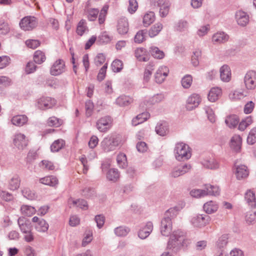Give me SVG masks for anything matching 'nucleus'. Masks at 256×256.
<instances>
[{
    "mask_svg": "<svg viewBox=\"0 0 256 256\" xmlns=\"http://www.w3.org/2000/svg\"><path fill=\"white\" fill-rule=\"evenodd\" d=\"M189 149L188 146L183 142L176 144L174 150L176 159L181 161L190 158L191 156V154Z\"/></svg>",
    "mask_w": 256,
    "mask_h": 256,
    "instance_id": "obj_2",
    "label": "nucleus"
},
{
    "mask_svg": "<svg viewBox=\"0 0 256 256\" xmlns=\"http://www.w3.org/2000/svg\"><path fill=\"white\" fill-rule=\"evenodd\" d=\"M236 18L238 24L241 26H245L248 22L249 16L246 12L238 10L236 14Z\"/></svg>",
    "mask_w": 256,
    "mask_h": 256,
    "instance_id": "obj_20",
    "label": "nucleus"
},
{
    "mask_svg": "<svg viewBox=\"0 0 256 256\" xmlns=\"http://www.w3.org/2000/svg\"><path fill=\"white\" fill-rule=\"evenodd\" d=\"M46 59L45 54L43 52L38 50L34 52V60L36 64H41L45 61Z\"/></svg>",
    "mask_w": 256,
    "mask_h": 256,
    "instance_id": "obj_40",
    "label": "nucleus"
},
{
    "mask_svg": "<svg viewBox=\"0 0 256 256\" xmlns=\"http://www.w3.org/2000/svg\"><path fill=\"white\" fill-rule=\"evenodd\" d=\"M156 132L160 136H166L168 132V124L166 122L158 123L156 126Z\"/></svg>",
    "mask_w": 256,
    "mask_h": 256,
    "instance_id": "obj_31",
    "label": "nucleus"
},
{
    "mask_svg": "<svg viewBox=\"0 0 256 256\" xmlns=\"http://www.w3.org/2000/svg\"><path fill=\"white\" fill-rule=\"evenodd\" d=\"M228 36L223 32H217L214 34L212 40L215 44L224 43L228 41Z\"/></svg>",
    "mask_w": 256,
    "mask_h": 256,
    "instance_id": "obj_27",
    "label": "nucleus"
},
{
    "mask_svg": "<svg viewBox=\"0 0 256 256\" xmlns=\"http://www.w3.org/2000/svg\"><path fill=\"white\" fill-rule=\"evenodd\" d=\"M192 168L189 164H184L178 166L174 168L171 172V176L173 178H178L188 172Z\"/></svg>",
    "mask_w": 256,
    "mask_h": 256,
    "instance_id": "obj_12",
    "label": "nucleus"
},
{
    "mask_svg": "<svg viewBox=\"0 0 256 256\" xmlns=\"http://www.w3.org/2000/svg\"><path fill=\"white\" fill-rule=\"evenodd\" d=\"M180 209L181 208L180 207L177 206L171 208L166 211L164 214V216L169 217L172 220L177 216Z\"/></svg>",
    "mask_w": 256,
    "mask_h": 256,
    "instance_id": "obj_45",
    "label": "nucleus"
},
{
    "mask_svg": "<svg viewBox=\"0 0 256 256\" xmlns=\"http://www.w3.org/2000/svg\"><path fill=\"white\" fill-rule=\"evenodd\" d=\"M150 116L148 112H142L132 119V124L134 126H138L146 120Z\"/></svg>",
    "mask_w": 256,
    "mask_h": 256,
    "instance_id": "obj_29",
    "label": "nucleus"
},
{
    "mask_svg": "<svg viewBox=\"0 0 256 256\" xmlns=\"http://www.w3.org/2000/svg\"><path fill=\"white\" fill-rule=\"evenodd\" d=\"M192 82V76L190 74H187L182 78L181 81L182 85L184 88H188L190 86Z\"/></svg>",
    "mask_w": 256,
    "mask_h": 256,
    "instance_id": "obj_53",
    "label": "nucleus"
},
{
    "mask_svg": "<svg viewBox=\"0 0 256 256\" xmlns=\"http://www.w3.org/2000/svg\"><path fill=\"white\" fill-rule=\"evenodd\" d=\"M245 200L248 204L252 208L256 206V196L254 192L250 190H248L245 194Z\"/></svg>",
    "mask_w": 256,
    "mask_h": 256,
    "instance_id": "obj_30",
    "label": "nucleus"
},
{
    "mask_svg": "<svg viewBox=\"0 0 256 256\" xmlns=\"http://www.w3.org/2000/svg\"><path fill=\"white\" fill-rule=\"evenodd\" d=\"M23 196L28 200H33L35 198V194L29 188H25L22 191Z\"/></svg>",
    "mask_w": 256,
    "mask_h": 256,
    "instance_id": "obj_59",
    "label": "nucleus"
},
{
    "mask_svg": "<svg viewBox=\"0 0 256 256\" xmlns=\"http://www.w3.org/2000/svg\"><path fill=\"white\" fill-rule=\"evenodd\" d=\"M20 184V176L17 174H14L9 180L8 188L12 190H18Z\"/></svg>",
    "mask_w": 256,
    "mask_h": 256,
    "instance_id": "obj_25",
    "label": "nucleus"
},
{
    "mask_svg": "<svg viewBox=\"0 0 256 256\" xmlns=\"http://www.w3.org/2000/svg\"><path fill=\"white\" fill-rule=\"evenodd\" d=\"M248 144L252 145L256 142V127L252 128L247 138Z\"/></svg>",
    "mask_w": 256,
    "mask_h": 256,
    "instance_id": "obj_51",
    "label": "nucleus"
},
{
    "mask_svg": "<svg viewBox=\"0 0 256 256\" xmlns=\"http://www.w3.org/2000/svg\"><path fill=\"white\" fill-rule=\"evenodd\" d=\"M65 71V63L62 60H56L50 70V73L52 76H58Z\"/></svg>",
    "mask_w": 256,
    "mask_h": 256,
    "instance_id": "obj_11",
    "label": "nucleus"
},
{
    "mask_svg": "<svg viewBox=\"0 0 256 256\" xmlns=\"http://www.w3.org/2000/svg\"><path fill=\"white\" fill-rule=\"evenodd\" d=\"M65 146V141L62 139H58L54 142L50 146L52 152H58Z\"/></svg>",
    "mask_w": 256,
    "mask_h": 256,
    "instance_id": "obj_38",
    "label": "nucleus"
},
{
    "mask_svg": "<svg viewBox=\"0 0 256 256\" xmlns=\"http://www.w3.org/2000/svg\"><path fill=\"white\" fill-rule=\"evenodd\" d=\"M20 210L23 215L28 216H32L36 211L34 208L27 205H24L22 206Z\"/></svg>",
    "mask_w": 256,
    "mask_h": 256,
    "instance_id": "obj_44",
    "label": "nucleus"
},
{
    "mask_svg": "<svg viewBox=\"0 0 256 256\" xmlns=\"http://www.w3.org/2000/svg\"><path fill=\"white\" fill-rule=\"evenodd\" d=\"M252 122V117L251 116H247L238 125V130L241 131H244L248 126L251 124Z\"/></svg>",
    "mask_w": 256,
    "mask_h": 256,
    "instance_id": "obj_48",
    "label": "nucleus"
},
{
    "mask_svg": "<svg viewBox=\"0 0 256 256\" xmlns=\"http://www.w3.org/2000/svg\"><path fill=\"white\" fill-rule=\"evenodd\" d=\"M112 70L115 72H120L123 68V64L122 60H114L111 65Z\"/></svg>",
    "mask_w": 256,
    "mask_h": 256,
    "instance_id": "obj_50",
    "label": "nucleus"
},
{
    "mask_svg": "<svg viewBox=\"0 0 256 256\" xmlns=\"http://www.w3.org/2000/svg\"><path fill=\"white\" fill-rule=\"evenodd\" d=\"M202 164L204 167L208 169L214 170L218 168L219 167L218 162L214 158L204 160Z\"/></svg>",
    "mask_w": 256,
    "mask_h": 256,
    "instance_id": "obj_35",
    "label": "nucleus"
},
{
    "mask_svg": "<svg viewBox=\"0 0 256 256\" xmlns=\"http://www.w3.org/2000/svg\"><path fill=\"white\" fill-rule=\"evenodd\" d=\"M56 104L55 99L50 97H42L38 100L37 106L40 110L51 108Z\"/></svg>",
    "mask_w": 256,
    "mask_h": 256,
    "instance_id": "obj_9",
    "label": "nucleus"
},
{
    "mask_svg": "<svg viewBox=\"0 0 256 256\" xmlns=\"http://www.w3.org/2000/svg\"><path fill=\"white\" fill-rule=\"evenodd\" d=\"M200 97L198 94H192L187 100L186 108L188 110H192L198 106L200 102Z\"/></svg>",
    "mask_w": 256,
    "mask_h": 256,
    "instance_id": "obj_19",
    "label": "nucleus"
},
{
    "mask_svg": "<svg viewBox=\"0 0 256 256\" xmlns=\"http://www.w3.org/2000/svg\"><path fill=\"white\" fill-rule=\"evenodd\" d=\"M134 102V99L128 96L122 95L118 97L116 100V104L120 106H128Z\"/></svg>",
    "mask_w": 256,
    "mask_h": 256,
    "instance_id": "obj_22",
    "label": "nucleus"
},
{
    "mask_svg": "<svg viewBox=\"0 0 256 256\" xmlns=\"http://www.w3.org/2000/svg\"><path fill=\"white\" fill-rule=\"evenodd\" d=\"M13 142L14 145L19 150H23L28 145V140L26 136L22 134H18L14 136Z\"/></svg>",
    "mask_w": 256,
    "mask_h": 256,
    "instance_id": "obj_13",
    "label": "nucleus"
},
{
    "mask_svg": "<svg viewBox=\"0 0 256 256\" xmlns=\"http://www.w3.org/2000/svg\"><path fill=\"white\" fill-rule=\"evenodd\" d=\"M172 222L171 218L168 216H164L161 221L160 232L164 236H168L172 230Z\"/></svg>",
    "mask_w": 256,
    "mask_h": 256,
    "instance_id": "obj_10",
    "label": "nucleus"
},
{
    "mask_svg": "<svg viewBox=\"0 0 256 256\" xmlns=\"http://www.w3.org/2000/svg\"><path fill=\"white\" fill-rule=\"evenodd\" d=\"M86 114L87 116H90L94 109V104L90 100H88L85 104Z\"/></svg>",
    "mask_w": 256,
    "mask_h": 256,
    "instance_id": "obj_60",
    "label": "nucleus"
},
{
    "mask_svg": "<svg viewBox=\"0 0 256 256\" xmlns=\"http://www.w3.org/2000/svg\"><path fill=\"white\" fill-rule=\"evenodd\" d=\"M48 124L50 126L58 127L61 125L62 120L55 116H52L48 120Z\"/></svg>",
    "mask_w": 256,
    "mask_h": 256,
    "instance_id": "obj_58",
    "label": "nucleus"
},
{
    "mask_svg": "<svg viewBox=\"0 0 256 256\" xmlns=\"http://www.w3.org/2000/svg\"><path fill=\"white\" fill-rule=\"evenodd\" d=\"M210 218L207 214H198L194 216L191 220L192 224L196 228H202L208 224Z\"/></svg>",
    "mask_w": 256,
    "mask_h": 256,
    "instance_id": "obj_5",
    "label": "nucleus"
},
{
    "mask_svg": "<svg viewBox=\"0 0 256 256\" xmlns=\"http://www.w3.org/2000/svg\"><path fill=\"white\" fill-rule=\"evenodd\" d=\"M242 138L239 135L234 136L230 140V148L236 152H240L242 148Z\"/></svg>",
    "mask_w": 256,
    "mask_h": 256,
    "instance_id": "obj_15",
    "label": "nucleus"
},
{
    "mask_svg": "<svg viewBox=\"0 0 256 256\" xmlns=\"http://www.w3.org/2000/svg\"><path fill=\"white\" fill-rule=\"evenodd\" d=\"M201 56V52L199 50H196L193 52L192 56V63L194 66H197L199 64L198 59Z\"/></svg>",
    "mask_w": 256,
    "mask_h": 256,
    "instance_id": "obj_56",
    "label": "nucleus"
},
{
    "mask_svg": "<svg viewBox=\"0 0 256 256\" xmlns=\"http://www.w3.org/2000/svg\"><path fill=\"white\" fill-rule=\"evenodd\" d=\"M168 70L166 66L160 68L154 75L155 80L157 83H162L168 76Z\"/></svg>",
    "mask_w": 256,
    "mask_h": 256,
    "instance_id": "obj_18",
    "label": "nucleus"
},
{
    "mask_svg": "<svg viewBox=\"0 0 256 256\" xmlns=\"http://www.w3.org/2000/svg\"><path fill=\"white\" fill-rule=\"evenodd\" d=\"M86 30H88L86 25V22L84 20H81L78 23L76 32L78 34L82 36Z\"/></svg>",
    "mask_w": 256,
    "mask_h": 256,
    "instance_id": "obj_47",
    "label": "nucleus"
},
{
    "mask_svg": "<svg viewBox=\"0 0 256 256\" xmlns=\"http://www.w3.org/2000/svg\"><path fill=\"white\" fill-rule=\"evenodd\" d=\"M149 52L155 58L162 59L164 56V53L162 50L156 46H152L150 48Z\"/></svg>",
    "mask_w": 256,
    "mask_h": 256,
    "instance_id": "obj_33",
    "label": "nucleus"
},
{
    "mask_svg": "<svg viewBox=\"0 0 256 256\" xmlns=\"http://www.w3.org/2000/svg\"><path fill=\"white\" fill-rule=\"evenodd\" d=\"M28 120V118L24 114L14 116L11 120L12 124L18 126H21L26 124Z\"/></svg>",
    "mask_w": 256,
    "mask_h": 256,
    "instance_id": "obj_24",
    "label": "nucleus"
},
{
    "mask_svg": "<svg viewBox=\"0 0 256 256\" xmlns=\"http://www.w3.org/2000/svg\"><path fill=\"white\" fill-rule=\"evenodd\" d=\"M239 120L236 115L227 116L225 120L226 124L230 128H235L238 124Z\"/></svg>",
    "mask_w": 256,
    "mask_h": 256,
    "instance_id": "obj_39",
    "label": "nucleus"
},
{
    "mask_svg": "<svg viewBox=\"0 0 256 256\" xmlns=\"http://www.w3.org/2000/svg\"><path fill=\"white\" fill-rule=\"evenodd\" d=\"M146 33V30L138 31L134 36V42L138 44L142 42L144 39V36Z\"/></svg>",
    "mask_w": 256,
    "mask_h": 256,
    "instance_id": "obj_57",
    "label": "nucleus"
},
{
    "mask_svg": "<svg viewBox=\"0 0 256 256\" xmlns=\"http://www.w3.org/2000/svg\"><path fill=\"white\" fill-rule=\"evenodd\" d=\"M153 70L152 66H148L146 68L144 74V80L146 82L149 81Z\"/></svg>",
    "mask_w": 256,
    "mask_h": 256,
    "instance_id": "obj_63",
    "label": "nucleus"
},
{
    "mask_svg": "<svg viewBox=\"0 0 256 256\" xmlns=\"http://www.w3.org/2000/svg\"><path fill=\"white\" fill-rule=\"evenodd\" d=\"M220 77L224 82H228L231 79V71L228 65L222 66L220 70Z\"/></svg>",
    "mask_w": 256,
    "mask_h": 256,
    "instance_id": "obj_21",
    "label": "nucleus"
},
{
    "mask_svg": "<svg viewBox=\"0 0 256 256\" xmlns=\"http://www.w3.org/2000/svg\"><path fill=\"white\" fill-rule=\"evenodd\" d=\"M116 162L120 168H126L127 166L126 155L123 153L118 154L116 158Z\"/></svg>",
    "mask_w": 256,
    "mask_h": 256,
    "instance_id": "obj_49",
    "label": "nucleus"
},
{
    "mask_svg": "<svg viewBox=\"0 0 256 256\" xmlns=\"http://www.w3.org/2000/svg\"><path fill=\"white\" fill-rule=\"evenodd\" d=\"M18 224L21 232L23 233H28L32 231V226L30 221L24 217H20L18 220Z\"/></svg>",
    "mask_w": 256,
    "mask_h": 256,
    "instance_id": "obj_14",
    "label": "nucleus"
},
{
    "mask_svg": "<svg viewBox=\"0 0 256 256\" xmlns=\"http://www.w3.org/2000/svg\"><path fill=\"white\" fill-rule=\"evenodd\" d=\"M244 83L246 88L248 90H254L256 88V72L250 70L244 77Z\"/></svg>",
    "mask_w": 256,
    "mask_h": 256,
    "instance_id": "obj_8",
    "label": "nucleus"
},
{
    "mask_svg": "<svg viewBox=\"0 0 256 256\" xmlns=\"http://www.w3.org/2000/svg\"><path fill=\"white\" fill-rule=\"evenodd\" d=\"M135 56L140 62H147L149 60L146 49L142 48H138L135 50Z\"/></svg>",
    "mask_w": 256,
    "mask_h": 256,
    "instance_id": "obj_28",
    "label": "nucleus"
},
{
    "mask_svg": "<svg viewBox=\"0 0 256 256\" xmlns=\"http://www.w3.org/2000/svg\"><path fill=\"white\" fill-rule=\"evenodd\" d=\"M48 224L44 219H41L36 225L35 228L37 231L39 232H46L48 228Z\"/></svg>",
    "mask_w": 256,
    "mask_h": 256,
    "instance_id": "obj_43",
    "label": "nucleus"
},
{
    "mask_svg": "<svg viewBox=\"0 0 256 256\" xmlns=\"http://www.w3.org/2000/svg\"><path fill=\"white\" fill-rule=\"evenodd\" d=\"M38 24L36 19L34 16H27L22 18L20 26L24 30H30L36 28Z\"/></svg>",
    "mask_w": 256,
    "mask_h": 256,
    "instance_id": "obj_6",
    "label": "nucleus"
},
{
    "mask_svg": "<svg viewBox=\"0 0 256 256\" xmlns=\"http://www.w3.org/2000/svg\"><path fill=\"white\" fill-rule=\"evenodd\" d=\"M236 174L237 178L239 180L246 177L248 174L247 167L244 165L238 166L236 169Z\"/></svg>",
    "mask_w": 256,
    "mask_h": 256,
    "instance_id": "obj_37",
    "label": "nucleus"
},
{
    "mask_svg": "<svg viewBox=\"0 0 256 256\" xmlns=\"http://www.w3.org/2000/svg\"><path fill=\"white\" fill-rule=\"evenodd\" d=\"M99 10L97 8H90L85 10L88 20L90 21L94 20L98 14Z\"/></svg>",
    "mask_w": 256,
    "mask_h": 256,
    "instance_id": "obj_42",
    "label": "nucleus"
},
{
    "mask_svg": "<svg viewBox=\"0 0 256 256\" xmlns=\"http://www.w3.org/2000/svg\"><path fill=\"white\" fill-rule=\"evenodd\" d=\"M153 230V224L150 222H146V225L142 228L138 232V236L142 240L148 238Z\"/></svg>",
    "mask_w": 256,
    "mask_h": 256,
    "instance_id": "obj_17",
    "label": "nucleus"
},
{
    "mask_svg": "<svg viewBox=\"0 0 256 256\" xmlns=\"http://www.w3.org/2000/svg\"><path fill=\"white\" fill-rule=\"evenodd\" d=\"M40 183L50 186H56L58 183V179L54 176H47L39 180Z\"/></svg>",
    "mask_w": 256,
    "mask_h": 256,
    "instance_id": "obj_23",
    "label": "nucleus"
},
{
    "mask_svg": "<svg viewBox=\"0 0 256 256\" xmlns=\"http://www.w3.org/2000/svg\"><path fill=\"white\" fill-rule=\"evenodd\" d=\"M120 178V173L117 169L110 168L106 173L107 179L113 182H116Z\"/></svg>",
    "mask_w": 256,
    "mask_h": 256,
    "instance_id": "obj_36",
    "label": "nucleus"
},
{
    "mask_svg": "<svg viewBox=\"0 0 256 256\" xmlns=\"http://www.w3.org/2000/svg\"><path fill=\"white\" fill-rule=\"evenodd\" d=\"M163 28L162 24L160 22H157L153 25L148 30V35L150 38L156 36Z\"/></svg>",
    "mask_w": 256,
    "mask_h": 256,
    "instance_id": "obj_34",
    "label": "nucleus"
},
{
    "mask_svg": "<svg viewBox=\"0 0 256 256\" xmlns=\"http://www.w3.org/2000/svg\"><path fill=\"white\" fill-rule=\"evenodd\" d=\"M220 194L219 188L210 184H206L204 190H193L190 191V195L194 198H199L206 195L216 196Z\"/></svg>",
    "mask_w": 256,
    "mask_h": 256,
    "instance_id": "obj_1",
    "label": "nucleus"
},
{
    "mask_svg": "<svg viewBox=\"0 0 256 256\" xmlns=\"http://www.w3.org/2000/svg\"><path fill=\"white\" fill-rule=\"evenodd\" d=\"M155 20L154 14L150 12L146 14L143 18V23L145 26H148L152 24Z\"/></svg>",
    "mask_w": 256,
    "mask_h": 256,
    "instance_id": "obj_41",
    "label": "nucleus"
},
{
    "mask_svg": "<svg viewBox=\"0 0 256 256\" xmlns=\"http://www.w3.org/2000/svg\"><path fill=\"white\" fill-rule=\"evenodd\" d=\"M119 140L114 136L105 138L101 142V146L106 152L114 150L118 146Z\"/></svg>",
    "mask_w": 256,
    "mask_h": 256,
    "instance_id": "obj_4",
    "label": "nucleus"
},
{
    "mask_svg": "<svg viewBox=\"0 0 256 256\" xmlns=\"http://www.w3.org/2000/svg\"><path fill=\"white\" fill-rule=\"evenodd\" d=\"M188 23L186 20H180L175 26V28L178 32H184L188 30Z\"/></svg>",
    "mask_w": 256,
    "mask_h": 256,
    "instance_id": "obj_55",
    "label": "nucleus"
},
{
    "mask_svg": "<svg viewBox=\"0 0 256 256\" xmlns=\"http://www.w3.org/2000/svg\"><path fill=\"white\" fill-rule=\"evenodd\" d=\"M129 24L128 19L124 17L120 18L118 21L117 30L120 34H125L128 33Z\"/></svg>",
    "mask_w": 256,
    "mask_h": 256,
    "instance_id": "obj_16",
    "label": "nucleus"
},
{
    "mask_svg": "<svg viewBox=\"0 0 256 256\" xmlns=\"http://www.w3.org/2000/svg\"><path fill=\"white\" fill-rule=\"evenodd\" d=\"M110 41V38L109 36L106 32L102 33L98 37V42L100 44H105L108 43Z\"/></svg>",
    "mask_w": 256,
    "mask_h": 256,
    "instance_id": "obj_62",
    "label": "nucleus"
},
{
    "mask_svg": "<svg viewBox=\"0 0 256 256\" xmlns=\"http://www.w3.org/2000/svg\"><path fill=\"white\" fill-rule=\"evenodd\" d=\"M130 232L128 228L120 226L114 229V233L118 236H125Z\"/></svg>",
    "mask_w": 256,
    "mask_h": 256,
    "instance_id": "obj_46",
    "label": "nucleus"
},
{
    "mask_svg": "<svg viewBox=\"0 0 256 256\" xmlns=\"http://www.w3.org/2000/svg\"><path fill=\"white\" fill-rule=\"evenodd\" d=\"M228 238L227 235H222L221 236L217 242V248L218 249H225L228 244Z\"/></svg>",
    "mask_w": 256,
    "mask_h": 256,
    "instance_id": "obj_52",
    "label": "nucleus"
},
{
    "mask_svg": "<svg viewBox=\"0 0 256 256\" xmlns=\"http://www.w3.org/2000/svg\"><path fill=\"white\" fill-rule=\"evenodd\" d=\"M138 4L136 0H129V5L128 8L130 14H134L137 10Z\"/></svg>",
    "mask_w": 256,
    "mask_h": 256,
    "instance_id": "obj_61",
    "label": "nucleus"
},
{
    "mask_svg": "<svg viewBox=\"0 0 256 256\" xmlns=\"http://www.w3.org/2000/svg\"><path fill=\"white\" fill-rule=\"evenodd\" d=\"M72 204L74 205H76L78 207L80 208L86 210L88 208L87 202L82 199H78L76 200H73Z\"/></svg>",
    "mask_w": 256,
    "mask_h": 256,
    "instance_id": "obj_64",
    "label": "nucleus"
},
{
    "mask_svg": "<svg viewBox=\"0 0 256 256\" xmlns=\"http://www.w3.org/2000/svg\"><path fill=\"white\" fill-rule=\"evenodd\" d=\"M184 240L185 236L184 232L180 230L174 231L168 242V248L172 249L183 246Z\"/></svg>",
    "mask_w": 256,
    "mask_h": 256,
    "instance_id": "obj_3",
    "label": "nucleus"
},
{
    "mask_svg": "<svg viewBox=\"0 0 256 256\" xmlns=\"http://www.w3.org/2000/svg\"><path fill=\"white\" fill-rule=\"evenodd\" d=\"M203 208L206 214H212L217 211L218 205L216 202L210 200L205 203Z\"/></svg>",
    "mask_w": 256,
    "mask_h": 256,
    "instance_id": "obj_26",
    "label": "nucleus"
},
{
    "mask_svg": "<svg viewBox=\"0 0 256 256\" xmlns=\"http://www.w3.org/2000/svg\"><path fill=\"white\" fill-rule=\"evenodd\" d=\"M108 8V5H104L101 10L98 16V22L100 24L104 23L107 14Z\"/></svg>",
    "mask_w": 256,
    "mask_h": 256,
    "instance_id": "obj_54",
    "label": "nucleus"
},
{
    "mask_svg": "<svg viewBox=\"0 0 256 256\" xmlns=\"http://www.w3.org/2000/svg\"><path fill=\"white\" fill-rule=\"evenodd\" d=\"M112 120L110 116H104L98 120L96 123L97 129L100 132H107L112 126Z\"/></svg>",
    "mask_w": 256,
    "mask_h": 256,
    "instance_id": "obj_7",
    "label": "nucleus"
},
{
    "mask_svg": "<svg viewBox=\"0 0 256 256\" xmlns=\"http://www.w3.org/2000/svg\"><path fill=\"white\" fill-rule=\"evenodd\" d=\"M221 93V89L218 88H213L209 92L208 100L211 102H214L218 99Z\"/></svg>",
    "mask_w": 256,
    "mask_h": 256,
    "instance_id": "obj_32",
    "label": "nucleus"
}]
</instances>
